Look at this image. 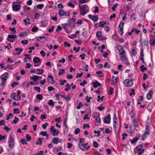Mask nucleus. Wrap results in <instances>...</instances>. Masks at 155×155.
Masks as SVG:
<instances>
[{
	"mask_svg": "<svg viewBox=\"0 0 155 155\" xmlns=\"http://www.w3.org/2000/svg\"><path fill=\"white\" fill-rule=\"evenodd\" d=\"M8 146L10 149H13L15 146L14 135L11 134L9 136L8 142Z\"/></svg>",
	"mask_w": 155,
	"mask_h": 155,
	"instance_id": "obj_1",
	"label": "nucleus"
},
{
	"mask_svg": "<svg viewBox=\"0 0 155 155\" xmlns=\"http://www.w3.org/2000/svg\"><path fill=\"white\" fill-rule=\"evenodd\" d=\"M8 73L5 72L1 76L0 78L2 82H1L0 85L3 88H4L5 87V84L8 78Z\"/></svg>",
	"mask_w": 155,
	"mask_h": 155,
	"instance_id": "obj_2",
	"label": "nucleus"
},
{
	"mask_svg": "<svg viewBox=\"0 0 155 155\" xmlns=\"http://www.w3.org/2000/svg\"><path fill=\"white\" fill-rule=\"evenodd\" d=\"M79 7L80 9V14L82 15H84L89 11L88 7L86 5L79 6Z\"/></svg>",
	"mask_w": 155,
	"mask_h": 155,
	"instance_id": "obj_3",
	"label": "nucleus"
},
{
	"mask_svg": "<svg viewBox=\"0 0 155 155\" xmlns=\"http://www.w3.org/2000/svg\"><path fill=\"white\" fill-rule=\"evenodd\" d=\"M119 54L120 55L121 61L123 62H125L126 64H128L129 63L128 62V60L127 58L125 52H124L123 53H120Z\"/></svg>",
	"mask_w": 155,
	"mask_h": 155,
	"instance_id": "obj_4",
	"label": "nucleus"
},
{
	"mask_svg": "<svg viewBox=\"0 0 155 155\" xmlns=\"http://www.w3.org/2000/svg\"><path fill=\"white\" fill-rule=\"evenodd\" d=\"M50 130L51 133H53V136H57L58 135L59 131L55 129V127L54 126H51L50 129Z\"/></svg>",
	"mask_w": 155,
	"mask_h": 155,
	"instance_id": "obj_5",
	"label": "nucleus"
},
{
	"mask_svg": "<svg viewBox=\"0 0 155 155\" xmlns=\"http://www.w3.org/2000/svg\"><path fill=\"white\" fill-rule=\"evenodd\" d=\"M124 84L126 87H131L133 84L132 81L130 79H126L124 82Z\"/></svg>",
	"mask_w": 155,
	"mask_h": 155,
	"instance_id": "obj_6",
	"label": "nucleus"
},
{
	"mask_svg": "<svg viewBox=\"0 0 155 155\" xmlns=\"http://www.w3.org/2000/svg\"><path fill=\"white\" fill-rule=\"evenodd\" d=\"M136 149L138 154L142 153L144 151V149L143 148V146L141 145H139L137 146Z\"/></svg>",
	"mask_w": 155,
	"mask_h": 155,
	"instance_id": "obj_7",
	"label": "nucleus"
},
{
	"mask_svg": "<svg viewBox=\"0 0 155 155\" xmlns=\"http://www.w3.org/2000/svg\"><path fill=\"white\" fill-rule=\"evenodd\" d=\"M110 114H108L107 117L104 118V122L105 124H109L110 122Z\"/></svg>",
	"mask_w": 155,
	"mask_h": 155,
	"instance_id": "obj_8",
	"label": "nucleus"
},
{
	"mask_svg": "<svg viewBox=\"0 0 155 155\" xmlns=\"http://www.w3.org/2000/svg\"><path fill=\"white\" fill-rule=\"evenodd\" d=\"M117 48L118 50L119 54L125 52L124 49L123 47L121 45H118Z\"/></svg>",
	"mask_w": 155,
	"mask_h": 155,
	"instance_id": "obj_9",
	"label": "nucleus"
},
{
	"mask_svg": "<svg viewBox=\"0 0 155 155\" xmlns=\"http://www.w3.org/2000/svg\"><path fill=\"white\" fill-rule=\"evenodd\" d=\"M54 78L51 75H49L48 76L47 81L51 84H53L54 83V81L53 79Z\"/></svg>",
	"mask_w": 155,
	"mask_h": 155,
	"instance_id": "obj_10",
	"label": "nucleus"
},
{
	"mask_svg": "<svg viewBox=\"0 0 155 155\" xmlns=\"http://www.w3.org/2000/svg\"><path fill=\"white\" fill-rule=\"evenodd\" d=\"M143 48L141 49L140 53V59L141 60L142 62L144 64V59L143 58L144 54H143Z\"/></svg>",
	"mask_w": 155,
	"mask_h": 155,
	"instance_id": "obj_11",
	"label": "nucleus"
},
{
	"mask_svg": "<svg viewBox=\"0 0 155 155\" xmlns=\"http://www.w3.org/2000/svg\"><path fill=\"white\" fill-rule=\"evenodd\" d=\"M36 39L38 41L41 42H45L46 41V38L45 37L43 36H41L39 37H37Z\"/></svg>",
	"mask_w": 155,
	"mask_h": 155,
	"instance_id": "obj_12",
	"label": "nucleus"
},
{
	"mask_svg": "<svg viewBox=\"0 0 155 155\" xmlns=\"http://www.w3.org/2000/svg\"><path fill=\"white\" fill-rule=\"evenodd\" d=\"M95 114H97V116H94V117L95 118V120L97 122L100 123L101 121V119L100 117L99 114L96 112Z\"/></svg>",
	"mask_w": 155,
	"mask_h": 155,
	"instance_id": "obj_13",
	"label": "nucleus"
},
{
	"mask_svg": "<svg viewBox=\"0 0 155 155\" xmlns=\"http://www.w3.org/2000/svg\"><path fill=\"white\" fill-rule=\"evenodd\" d=\"M150 131V127L149 125H147L146 126V131L145 132L144 135V136H146L147 135H148L149 134Z\"/></svg>",
	"mask_w": 155,
	"mask_h": 155,
	"instance_id": "obj_14",
	"label": "nucleus"
},
{
	"mask_svg": "<svg viewBox=\"0 0 155 155\" xmlns=\"http://www.w3.org/2000/svg\"><path fill=\"white\" fill-rule=\"evenodd\" d=\"M153 91L150 90L147 95V98L148 100H150L152 97Z\"/></svg>",
	"mask_w": 155,
	"mask_h": 155,
	"instance_id": "obj_15",
	"label": "nucleus"
},
{
	"mask_svg": "<svg viewBox=\"0 0 155 155\" xmlns=\"http://www.w3.org/2000/svg\"><path fill=\"white\" fill-rule=\"evenodd\" d=\"M13 10L15 11H17L19 10L20 8V6L19 5H12Z\"/></svg>",
	"mask_w": 155,
	"mask_h": 155,
	"instance_id": "obj_16",
	"label": "nucleus"
},
{
	"mask_svg": "<svg viewBox=\"0 0 155 155\" xmlns=\"http://www.w3.org/2000/svg\"><path fill=\"white\" fill-rule=\"evenodd\" d=\"M23 22L25 23V25H26L31 24L30 19L28 18H26L24 20Z\"/></svg>",
	"mask_w": 155,
	"mask_h": 155,
	"instance_id": "obj_17",
	"label": "nucleus"
},
{
	"mask_svg": "<svg viewBox=\"0 0 155 155\" xmlns=\"http://www.w3.org/2000/svg\"><path fill=\"white\" fill-rule=\"evenodd\" d=\"M92 84L93 85V87L94 88H96L98 86L100 85V84L97 81H96L95 82L92 83Z\"/></svg>",
	"mask_w": 155,
	"mask_h": 155,
	"instance_id": "obj_18",
	"label": "nucleus"
},
{
	"mask_svg": "<svg viewBox=\"0 0 155 155\" xmlns=\"http://www.w3.org/2000/svg\"><path fill=\"white\" fill-rule=\"evenodd\" d=\"M56 103V102H54L53 100H50L48 103V104L50 106L53 107L54 104V103Z\"/></svg>",
	"mask_w": 155,
	"mask_h": 155,
	"instance_id": "obj_19",
	"label": "nucleus"
},
{
	"mask_svg": "<svg viewBox=\"0 0 155 155\" xmlns=\"http://www.w3.org/2000/svg\"><path fill=\"white\" fill-rule=\"evenodd\" d=\"M84 146H85V148L84 147H82V149H85L88 150L90 148V146L88 144V143H87L84 144Z\"/></svg>",
	"mask_w": 155,
	"mask_h": 155,
	"instance_id": "obj_20",
	"label": "nucleus"
},
{
	"mask_svg": "<svg viewBox=\"0 0 155 155\" xmlns=\"http://www.w3.org/2000/svg\"><path fill=\"white\" fill-rule=\"evenodd\" d=\"M40 58L37 57H34L33 58V62L34 63H37L39 62Z\"/></svg>",
	"mask_w": 155,
	"mask_h": 155,
	"instance_id": "obj_21",
	"label": "nucleus"
},
{
	"mask_svg": "<svg viewBox=\"0 0 155 155\" xmlns=\"http://www.w3.org/2000/svg\"><path fill=\"white\" fill-rule=\"evenodd\" d=\"M133 123L134 126V127H137L138 126L139 124L137 120L135 119H134L133 120Z\"/></svg>",
	"mask_w": 155,
	"mask_h": 155,
	"instance_id": "obj_22",
	"label": "nucleus"
},
{
	"mask_svg": "<svg viewBox=\"0 0 155 155\" xmlns=\"http://www.w3.org/2000/svg\"><path fill=\"white\" fill-rule=\"evenodd\" d=\"M138 140V138L137 137H135L131 141V143L132 144H134L137 142Z\"/></svg>",
	"mask_w": 155,
	"mask_h": 155,
	"instance_id": "obj_23",
	"label": "nucleus"
},
{
	"mask_svg": "<svg viewBox=\"0 0 155 155\" xmlns=\"http://www.w3.org/2000/svg\"><path fill=\"white\" fill-rule=\"evenodd\" d=\"M59 71L58 74L59 75L63 74L65 73V69H60Z\"/></svg>",
	"mask_w": 155,
	"mask_h": 155,
	"instance_id": "obj_24",
	"label": "nucleus"
},
{
	"mask_svg": "<svg viewBox=\"0 0 155 155\" xmlns=\"http://www.w3.org/2000/svg\"><path fill=\"white\" fill-rule=\"evenodd\" d=\"M53 143L55 144H57L59 142V139L58 138H55L53 140Z\"/></svg>",
	"mask_w": 155,
	"mask_h": 155,
	"instance_id": "obj_25",
	"label": "nucleus"
},
{
	"mask_svg": "<svg viewBox=\"0 0 155 155\" xmlns=\"http://www.w3.org/2000/svg\"><path fill=\"white\" fill-rule=\"evenodd\" d=\"M140 68L141 69V71L142 72H144V71L147 70V68L146 67H145L144 65H142L140 67Z\"/></svg>",
	"mask_w": 155,
	"mask_h": 155,
	"instance_id": "obj_26",
	"label": "nucleus"
},
{
	"mask_svg": "<svg viewBox=\"0 0 155 155\" xmlns=\"http://www.w3.org/2000/svg\"><path fill=\"white\" fill-rule=\"evenodd\" d=\"M131 32H135L136 34H138L140 32V31L139 30H137L135 28H133L131 29Z\"/></svg>",
	"mask_w": 155,
	"mask_h": 155,
	"instance_id": "obj_27",
	"label": "nucleus"
},
{
	"mask_svg": "<svg viewBox=\"0 0 155 155\" xmlns=\"http://www.w3.org/2000/svg\"><path fill=\"white\" fill-rule=\"evenodd\" d=\"M118 78L114 76L112 77V80L114 83H116L117 82Z\"/></svg>",
	"mask_w": 155,
	"mask_h": 155,
	"instance_id": "obj_28",
	"label": "nucleus"
},
{
	"mask_svg": "<svg viewBox=\"0 0 155 155\" xmlns=\"http://www.w3.org/2000/svg\"><path fill=\"white\" fill-rule=\"evenodd\" d=\"M94 22H96L98 19V18L97 17V16H94L92 17L91 19Z\"/></svg>",
	"mask_w": 155,
	"mask_h": 155,
	"instance_id": "obj_29",
	"label": "nucleus"
},
{
	"mask_svg": "<svg viewBox=\"0 0 155 155\" xmlns=\"http://www.w3.org/2000/svg\"><path fill=\"white\" fill-rule=\"evenodd\" d=\"M32 79L34 81H37L39 79V76L37 75H34L32 77Z\"/></svg>",
	"mask_w": 155,
	"mask_h": 155,
	"instance_id": "obj_30",
	"label": "nucleus"
},
{
	"mask_svg": "<svg viewBox=\"0 0 155 155\" xmlns=\"http://www.w3.org/2000/svg\"><path fill=\"white\" fill-rule=\"evenodd\" d=\"M58 13L60 16H62L64 14V11L62 10H60L59 11Z\"/></svg>",
	"mask_w": 155,
	"mask_h": 155,
	"instance_id": "obj_31",
	"label": "nucleus"
},
{
	"mask_svg": "<svg viewBox=\"0 0 155 155\" xmlns=\"http://www.w3.org/2000/svg\"><path fill=\"white\" fill-rule=\"evenodd\" d=\"M26 140L28 141L29 142L30 141L31 139V137L28 134H26Z\"/></svg>",
	"mask_w": 155,
	"mask_h": 155,
	"instance_id": "obj_32",
	"label": "nucleus"
},
{
	"mask_svg": "<svg viewBox=\"0 0 155 155\" xmlns=\"http://www.w3.org/2000/svg\"><path fill=\"white\" fill-rule=\"evenodd\" d=\"M20 111L18 108H14V109L13 113L14 114H18L20 113Z\"/></svg>",
	"mask_w": 155,
	"mask_h": 155,
	"instance_id": "obj_33",
	"label": "nucleus"
},
{
	"mask_svg": "<svg viewBox=\"0 0 155 155\" xmlns=\"http://www.w3.org/2000/svg\"><path fill=\"white\" fill-rule=\"evenodd\" d=\"M106 23L105 22L102 21L100 23V25L101 27H104L106 25Z\"/></svg>",
	"mask_w": 155,
	"mask_h": 155,
	"instance_id": "obj_34",
	"label": "nucleus"
},
{
	"mask_svg": "<svg viewBox=\"0 0 155 155\" xmlns=\"http://www.w3.org/2000/svg\"><path fill=\"white\" fill-rule=\"evenodd\" d=\"M150 44L151 45H155V40L150 39L149 41Z\"/></svg>",
	"mask_w": 155,
	"mask_h": 155,
	"instance_id": "obj_35",
	"label": "nucleus"
},
{
	"mask_svg": "<svg viewBox=\"0 0 155 155\" xmlns=\"http://www.w3.org/2000/svg\"><path fill=\"white\" fill-rule=\"evenodd\" d=\"M96 35L97 37H101L102 36V33L101 31H99L96 33Z\"/></svg>",
	"mask_w": 155,
	"mask_h": 155,
	"instance_id": "obj_36",
	"label": "nucleus"
},
{
	"mask_svg": "<svg viewBox=\"0 0 155 155\" xmlns=\"http://www.w3.org/2000/svg\"><path fill=\"white\" fill-rule=\"evenodd\" d=\"M21 97L20 95L15 94V100L16 101H19L21 99Z\"/></svg>",
	"mask_w": 155,
	"mask_h": 155,
	"instance_id": "obj_37",
	"label": "nucleus"
},
{
	"mask_svg": "<svg viewBox=\"0 0 155 155\" xmlns=\"http://www.w3.org/2000/svg\"><path fill=\"white\" fill-rule=\"evenodd\" d=\"M44 7V5L43 4H38L37 5V8L42 9Z\"/></svg>",
	"mask_w": 155,
	"mask_h": 155,
	"instance_id": "obj_38",
	"label": "nucleus"
},
{
	"mask_svg": "<svg viewBox=\"0 0 155 155\" xmlns=\"http://www.w3.org/2000/svg\"><path fill=\"white\" fill-rule=\"evenodd\" d=\"M92 99L91 97H89L88 96H87L85 98V99L86 100H87V101L88 103H89L90 101V100Z\"/></svg>",
	"mask_w": 155,
	"mask_h": 155,
	"instance_id": "obj_39",
	"label": "nucleus"
},
{
	"mask_svg": "<svg viewBox=\"0 0 155 155\" xmlns=\"http://www.w3.org/2000/svg\"><path fill=\"white\" fill-rule=\"evenodd\" d=\"M130 114L131 115V117L132 118H133L135 114V113L134 112V110H132L130 112Z\"/></svg>",
	"mask_w": 155,
	"mask_h": 155,
	"instance_id": "obj_40",
	"label": "nucleus"
},
{
	"mask_svg": "<svg viewBox=\"0 0 155 155\" xmlns=\"http://www.w3.org/2000/svg\"><path fill=\"white\" fill-rule=\"evenodd\" d=\"M34 89L35 91H37L38 93H39L40 92V88L39 87H34Z\"/></svg>",
	"mask_w": 155,
	"mask_h": 155,
	"instance_id": "obj_41",
	"label": "nucleus"
},
{
	"mask_svg": "<svg viewBox=\"0 0 155 155\" xmlns=\"http://www.w3.org/2000/svg\"><path fill=\"white\" fill-rule=\"evenodd\" d=\"M118 5L117 3H116L115 4L113 5V6L112 7L111 9L113 11H114L116 9V8Z\"/></svg>",
	"mask_w": 155,
	"mask_h": 155,
	"instance_id": "obj_42",
	"label": "nucleus"
},
{
	"mask_svg": "<svg viewBox=\"0 0 155 155\" xmlns=\"http://www.w3.org/2000/svg\"><path fill=\"white\" fill-rule=\"evenodd\" d=\"M14 120H13V122L15 124H16L19 121V119L17 118L16 117H15Z\"/></svg>",
	"mask_w": 155,
	"mask_h": 155,
	"instance_id": "obj_43",
	"label": "nucleus"
},
{
	"mask_svg": "<svg viewBox=\"0 0 155 155\" xmlns=\"http://www.w3.org/2000/svg\"><path fill=\"white\" fill-rule=\"evenodd\" d=\"M40 134L42 136H46L47 135V132L46 131H41L40 132Z\"/></svg>",
	"mask_w": 155,
	"mask_h": 155,
	"instance_id": "obj_44",
	"label": "nucleus"
},
{
	"mask_svg": "<svg viewBox=\"0 0 155 155\" xmlns=\"http://www.w3.org/2000/svg\"><path fill=\"white\" fill-rule=\"evenodd\" d=\"M104 67L105 68L107 67L108 68H110V66L109 65V64L107 62H106L104 65Z\"/></svg>",
	"mask_w": 155,
	"mask_h": 155,
	"instance_id": "obj_45",
	"label": "nucleus"
},
{
	"mask_svg": "<svg viewBox=\"0 0 155 155\" xmlns=\"http://www.w3.org/2000/svg\"><path fill=\"white\" fill-rule=\"evenodd\" d=\"M93 145L94 147L95 148H97L98 147L99 144L96 141H94L93 142Z\"/></svg>",
	"mask_w": 155,
	"mask_h": 155,
	"instance_id": "obj_46",
	"label": "nucleus"
},
{
	"mask_svg": "<svg viewBox=\"0 0 155 155\" xmlns=\"http://www.w3.org/2000/svg\"><path fill=\"white\" fill-rule=\"evenodd\" d=\"M28 41L27 40H24L21 41V43L24 45H27L28 44Z\"/></svg>",
	"mask_w": 155,
	"mask_h": 155,
	"instance_id": "obj_47",
	"label": "nucleus"
},
{
	"mask_svg": "<svg viewBox=\"0 0 155 155\" xmlns=\"http://www.w3.org/2000/svg\"><path fill=\"white\" fill-rule=\"evenodd\" d=\"M78 146L79 148L82 150H85V149H82V147H84L85 148V146H84V144H78Z\"/></svg>",
	"mask_w": 155,
	"mask_h": 155,
	"instance_id": "obj_48",
	"label": "nucleus"
},
{
	"mask_svg": "<svg viewBox=\"0 0 155 155\" xmlns=\"http://www.w3.org/2000/svg\"><path fill=\"white\" fill-rule=\"evenodd\" d=\"M40 118L41 120L46 119V114H41Z\"/></svg>",
	"mask_w": 155,
	"mask_h": 155,
	"instance_id": "obj_49",
	"label": "nucleus"
},
{
	"mask_svg": "<svg viewBox=\"0 0 155 155\" xmlns=\"http://www.w3.org/2000/svg\"><path fill=\"white\" fill-rule=\"evenodd\" d=\"M36 97L39 100H41L42 99L43 96L41 94H38L36 95Z\"/></svg>",
	"mask_w": 155,
	"mask_h": 155,
	"instance_id": "obj_50",
	"label": "nucleus"
},
{
	"mask_svg": "<svg viewBox=\"0 0 155 155\" xmlns=\"http://www.w3.org/2000/svg\"><path fill=\"white\" fill-rule=\"evenodd\" d=\"M42 143V140L41 139L39 138L38 139L36 143L37 145H40Z\"/></svg>",
	"mask_w": 155,
	"mask_h": 155,
	"instance_id": "obj_51",
	"label": "nucleus"
},
{
	"mask_svg": "<svg viewBox=\"0 0 155 155\" xmlns=\"http://www.w3.org/2000/svg\"><path fill=\"white\" fill-rule=\"evenodd\" d=\"M8 37L9 39L15 38H16V36L15 35H8Z\"/></svg>",
	"mask_w": 155,
	"mask_h": 155,
	"instance_id": "obj_52",
	"label": "nucleus"
},
{
	"mask_svg": "<svg viewBox=\"0 0 155 155\" xmlns=\"http://www.w3.org/2000/svg\"><path fill=\"white\" fill-rule=\"evenodd\" d=\"M61 117H59L58 118H56L55 119V121L56 122L59 123L61 122Z\"/></svg>",
	"mask_w": 155,
	"mask_h": 155,
	"instance_id": "obj_53",
	"label": "nucleus"
},
{
	"mask_svg": "<svg viewBox=\"0 0 155 155\" xmlns=\"http://www.w3.org/2000/svg\"><path fill=\"white\" fill-rule=\"evenodd\" d=\"M21 143H22V144L23 145H24L25 144H27V142L24 139H22L21 140Z\"/></svg>",
	"mask_w": 155,
	"mask_h": 155,
	"instance_id": "obj_54",
	"label": "nucleus"
},
{
	"mask_svg": "<svg viewBox=\"0 0 155 155\" xmlns=\"http://www.w3.org/2000/svg\"><path fill=\"white\" fill-rule=\"evenodd\" d=\"M38 28L37 27H33L32 29V31L33 32H36L38 31Z\"/></svg>",
	"mask_w": 155,
	"mask_h": 155,
	"instance_id": "obj_55",
	"label": "nucleus"
},
{
	"mask_svg": "<svg viewBox=\"0 0 155 155\" xmlns=\"http://www.w3.org/2000/svg\"><path fill=\"white\" fill-rule=\"evenodd\" d=\"M18 83L16 82L13 83L11 84V86L12 87H14L18 84Z\"/></svg>",
	"mask_w": 155,
	"mask_h": 155,
	"instance_id": "obj_56",
	"label": "nucleus"
},
{
	"mask_svg": "<svg viewBox=\"0 0 155 155\" xmlns=\"http://www.w3.org/2000/svg\"><path fill=\"white\" fill-rule=\"evenodd\" d=\"M143 43L144 45L147 46L148 44V41L145 39L143 40Z\"/></svg>",
	"mask_w": 155,
	"mask_h": 155,
	"instance_id": "obj_57",
	"label": "nucleus"
},
{
	"mask_svg": "<svg viewBox=\"0 0 155 155\" xmlns=\"http://www.w3.org/2000/svg\"><path fill=\"white\" fill-rule=\"evenodd\" d=\"M48 125V123H45V124H43L42 125V126L44 129H45L47 127Z\"/></svg>",
	"mask_w": 155,
	"mask_h": 155,
	"instance_id": "obj_58",
	"label": "nucleus"
},
{
	"mask_svg": "<svg viewBox=\"0 0 155 155\" xmlns=\"http://www.w3.org/2000/svg\"><path fill=\"white\" fill-rule=\"evenodd\" d=\"M48 89L49 91H54V89L53 87L51 86H49L48 87Z\"/></svg>",
	"mask_w": 155,
	"mask_h": 155,
	"instance_id": "obj_59",
	"label": "nucleus"
},
{
	"mask_svg": "<svg viewBox=\"0 0 155 155\" xmlns=\"http://www.w3.org/2000/svg\"><path fill=\"white\" fill-rule=\"evenodd\" d=\"M83 75V73H78L77 74V75H76V78H78V77L81 78V77Z\"/></svg>",
	"mask_w": 155,
	"mask_h": 155,
	"instance_id": "obj_60",
	"label": "nucleus"
},
{
	"mask_svg": "<svg viewBox=\"0 0 155 155\" xmlns=\"http://www.w3.org/2000/svg\"><path fill=\"white\" fill-rule=\"evenodd\" d=\"M46 80L45 79H44L43 81L41 80L40 82V83L42 85H43L46 82Z\"/></svg>",
	"mask_w": 155,
	"mask_h": 155,
	"instance_id": "obj_61",
	"label": "nucleus"
},
{
	"mask_svg": "<svg viewBox=\"0 0 155 155\" xmlns=\"http://www.w3.org/2000/svg\"><path fill=\"white\" fill-rule=\"evenodd\" d=\"M97 108L100 110L101 111L105 109L104 107H102V106H98L97 107Z\"/></svg>",
	"mask_w": 155,
	"mask_h": 155,
	"instance_id": "obj_62",
	"label": "nucleus"
},
{
	"mask_svg": "<svg viewBox=\"0 0 155 155\" xmlns=\"http://www.w3.org/2000/svg\"><path fill=\"white\" fill-rule=\"evenodd\" d=\"M110 94L112 95L114 93V89L113 87H110L109 91Z\"/></svg>",
	"mask_w": 155,
	"mask_h": 155,
	"instance_id": "obj_63",
	"label": "nucleus"
},
{
	"mask_svg": "<svg viewBox=\"0 0 155 155\" xmlns=\"http://www.w3.org/2000/svg\"><path fill=\"white\" fill-rule=\"evenodd\" d=\"M131 91V92L130 93V96H132L133 94H135V90L134 89H132Z\"/></svg>",
	"mask_w": 155,
	"mask_h": 155,
	"instance_id": "obj_64",
	"label": "nucleus"
}]
</instances>
